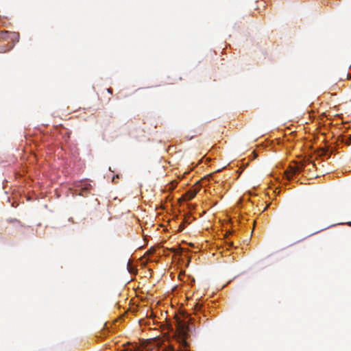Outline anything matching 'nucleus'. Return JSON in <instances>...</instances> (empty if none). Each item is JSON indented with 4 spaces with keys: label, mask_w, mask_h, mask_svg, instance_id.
Instances as JSON below:
<instances>
[{
    "label": "nucleus",
    "mask_w": 351,
    "mask_h": 351,
    "mask_svg": "<svg viewBox=\"0 0 351 351\" xmlns=\"http://www.w3.org/2000/svg\"><path fill=\"white\" fill-rule=\"evenodd\" d=\"M180 332H181L182 337H179L178 341H179L180 344L183 347V348H181L178 350H175V351H186V348L188 345H187L186 341L184 339V337L186 336V332L184 330V329H182Z\"/></svg>",
    "instance_id": "1"
},
{
    "label": "nucleus",
    "mask_w": 351,
    "mask_h": 351,
    "mask_svg": "<svg viewBox=\"0 0 351 351\" xmlns=\"http://www.w3.org/2000/svg\"><path fill=\"white\" fill-rule=\"evenodd\" d=\"M199 189V187L196 186L194 189L189 190L188 192H186V193L185 195L186 199L188 200L192 199L196 195Z\"/></svg>",
    "instance_id": "2"
},
{
    "label": "nucleus",
    "mask_w": 351,
    "mask_h": 351,
    "mask_svg": "<svg viewBox=\"0 0 351 351\" xmlns=\"http://www.w3.org/2000/svg\"><path fill=\"white\" fill-rule=\"evenodd\" d=\"M201 308V306L199 304H196L195 306V311H199Z\"/></svg>",
    "instance_id": "7"
},
{
    "label": "nucleus",
    "mask_w": 351,
    "mask_h": 351,
    "mask_svg": "<svg viewBox=\"0 0 351 351\" xmlns=\"http://www.w3.org/2000/svg\"><path fill=\"white\" fill-rule=\"evenodd\" d=\"M287 177H288V178H291V176L287 175Z\"/></svg>",
    "instance_id": "8"
},
{
    "label": "nucleus",
    "mask_w": 351,
    "mask_h": 351,
    "mask_svg": "<svg viewBox=\"0 0 351 351\" xmlns=\"http://www.w3.org/2000/svg\"><path fill=\"white\" fill-rule=\"evenodd\" d=\"M299 171H300L299 167H294V168L292 169L291 174L293 175V174L295 173L296 172H298Z\"/></svg>",
    "instance_id": "5"
},
{
    "label": "nucleus",
    "mask_w": 351,
    "mask_h": 351,
    "mask_svg": "<svg viewBox=\"0 0 351 351\" xmlns=\"http://www.w3.org/2000/svg\"><path fill=\"white\" fill-rule=\"evenodd\" d=\"M343 143L347 145H351V138L350 137H343L342 140Z\"/></svg>",
    "instance_id": "3"
},
{
    "label": "nucleus",
    "mask_w": 351,
    "mask_h": 351,
    "mask_svg": "<svg viewBox=\"0 0 351 351\" xmlns=\"http://www.w3.org/2000/svg\"><path fill=\"white\" fill-rule=\"evenodd\" d=\"M19 36L16 33L13 32L10 34L11 39L18 38Z\"/></svg>",
    "instance_id": "4"
},
{
    "label": "nucleus",
    "mask_w": 351,
    "mask_h": 351,
    "mask_svg": "<svg viewBox=\"0 0 351 351\" xmlns=\"http://www.w3.org/2000/svg\"><path fill=\"white\" fill-rule=\"evenodd\" d=\"M164 351H175V349L173 346H169V348L165 349Z\"/></svg>",
    "instance_id": "6"
}]
</instances>
